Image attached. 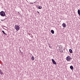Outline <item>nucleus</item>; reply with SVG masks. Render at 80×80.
Instances as JSON below:
<instances>
[{
  "mask_svg": "<svg viewBox=\"0 0 80 80\" xmlns=\"http://www.w3.org/2000/svg\"><path fill=\"white\" fill-rule=\"evenodd\" d=\"M15 28L16 30H17V31H18V30H20V28L19 26H18V25H16L15 26Z\"/></svg>",
  "mask_w": 80,
  "mask_h": 80,
  "instance_id": "7ed1b4c3",
  "label": "nucleus"
},
{
  "mask_svg": "<svg viewBox=\"0 0 80 80\" xmlns=\"http://www.w3.org/2000/svg\"><path fill=\"white\" fill-rule=\"evenodd\" d=\"M62 25L63 27H64V28H66V27H67V25H66V24L65 23H63L62 24Z\"/></svg>",
  "mask_w": 80,
  "mask_h": 80,
  "instance_id": "39448f33",
  "label": "nucleus"
},
{
  "mask_svg": "<svg viewBox=\"0 0 80 80\" xmlns=\"http://www.w3.org/2000/svg\"><path fill=\"white\" fill-rule=\"evenodd\" d=\"M69 52L70 53H72L73 51H72V50L71 49H70L69 50Z\"/></svg>",
  "mask_w": 80,
  "mask_h": 80,
  "instance_id": "0eeeda50",
  "label": "nucleus"
},
{
  "mask_svg": "<svg viewBox=\"0 0 80 80\" xmlns=\"http://www.w3.org/2000/svg\"><path fill=\"white\" fill-rule=\"evenodd\" d=\"M0 15L1 17H5V16H6V14L4 11H2L0 12Z\"/></svg>",
  "mask_w": 80,
  "mask_h": 80,
  "instance_id": "f257e3e1",
  "label": "nucleus"
},
{
  "mask_svg": "<svg viewBox=\"0 0 80 80\" xmlns=\"http://www.w3.org/2000/svg\"><path fill=\"white\" fill-rule=\"evenodd\" d=\"M70 68L72 70H73V67L72 66H70Z\"/></svg>",
  "mask_w": 80,
  "mask_h": 80,
  "instance_id": "423d86ee",
  "label": "nucleus"
},
{
  "mask_svg": "<svg viewBox=\"0 0 80 80\" xmlns=\"http://www.w3.org/2000/svg\"><path fill=\"white\" fill-rule=\"evenodd\" d=\"M52 62L53 64H54V65H57V63L55 61V60H54V59H52Z\"/></svg>",
  "mask_w": 80,
  "mask_h": 80,
  "instance_id": "20e7f679",
  "label": "nucleus"
},
{
  "mask_svg": "<svg viewBox=\"0 0 80 80\" xmlns=\"http://www.w3.org/2000/svg\"><path fill=\"white\" fill-rule=\"evenodd\" d=\"M20 52H21V54H23V52H21V51H20Z\"/></svg>",
  "mask_w": 80,
  "mask_h": 80,
  "instance_id": "2eb2a0df",
  "label": "nucleus"
},
{
  "mask_svg": "<svg viewBox=\"0 0 80 80\" xmlns=\"http://www.w3.org/2000/svg\"><path fill=\"white\" fill-rule=\"evenodd\" d=\"M37 0H36V1H35L34 3H35V2H37Z\"/></svg>",
  "mask_w": 80,
  "mask_h": 80,
  "instance_id": "a211bd4d",
  "label": "nucleus"
},
{
  "mask_svg": "<svg viewBox=\"0 0 80 80\" xmlns=\"http://www.w3.org/2000/svg\"><path fill=\"white\" fill-rule=\"evenodd\" d=\"M2 33H3V34H4V35H7V34H6V33H5V32H4V31H2Z\"/></svg>",
  "mask_w": 80,
  "mask_h": 80,
  "instance_id": "9d476101",
  "label": "nucleus"
},
{
  "mask_svg": "<svg viewBox=\"0 0 80 80\" xmlns=\"http://www.w3.org/2000/svg\"><path fill=\"white\" fill-rule=\"evenodd\" d=\"M38 8L39 9H42V7L41 6H38Z\"/></svg>",
  "mask_w": 80,
  "mask_h": 80,
  "instance_id": "9b49d317",
  "label": "nucleus"
},
{
  "mask_svg": "<svg viewBox=\"0 0 80 80\" xmlns=\"http://www.w3.org/2000/svg\"><path fill=\"white\" fill-rule=\"evenodd\" d=\"M72 58H71V57H70V56H68L66 58V60L68 62H70V61L71 60H72Z\"/></svg>",
  "mask_w": 80,
  "mask_h": 80,
  "instance_id": "f03ea898",
  "label": "nucleus"
},
{
  "mask_svg": "<svg viewBox=\"0 0 80 80\" xmlns=\"http://www.w3.org/2000/svg\"><path fill=\"white\" fill-rule=\"evenodd\" d=\"M3 73V72H2V70H0V74H1V75H2Z\"/></svg>",
  "mask_w": 80,
  "mask_h": 80,
  "instance_id": "f8f14e48",
  "label": "nucleus"
},
{
  "mask_svg": "<svg viewBox=\"0 0 80 80\" xmlns=\"http://www.w3.org/2000/svg\"><path fill=\"white\" fill-rule=\"evenodd\" d=\"M4 20H5V19H4Z\"/></svg>",
  "mask_w": 80,
  "mask_h": 80,
  "instance_id": "412c9836",
  "label": "nucleus"
},
{
  "mask_svg": "<svg viewBox=\"0 0 80 80\" xmlns=\"http://www.w3.org/2000/svg\"><path fill=\"white\" fill-rule=\"evenodd\" d=\"M32 60H35V58H34V57L33 56L31 58Z\"/></svg>",
  "mask_w": 80,
  "mask_h": 80,
  "instance_id": "1a4fd4ad",
  "label": "nucleus"
},
{
  "mask_svg": "<svg viewBox=\"0 0 80 80\" xmlns=\"http://www.w3.org/2000/svg\"><path fill=\"white\" fill-rule=\"evenodd\" d=\"M1 70V69H0V70Z\"/></svg>",
  "mask_w": 80,
  "mask_h": 80,
  "instance_id": "4be33fe9",
  "label": "nucleus"
},
{
  "mask_svg": "<svg viewBox=\"0 0 80 80\" xmlns=\"http://www.w3.org/2000/svg\"><path fill=\"white\" fill-rule=\"evenodd\" d=\"M63 52V51H62V52Z\"/></svg>",
  "mask_w": 80,
  "mask_h": 80,
  "instance_id": "aec40b11",
  "label": "nucleus"
},
{
  "mask_svg": "<svg viewBox=\"0 0 80 80\" xmlns=\"http://www.w3.org/2000/svg\"><path fill=\"white\" fill-rule=\"evenodd\" d=\"M26 0V1H27V2H28V1H27V0Z\"/></svg>",
  "mask_w": 80,
  "mask_h": 80,
  "instance_id": "6ab92c4d",
  "label": "nucleus"
},
{
  "mask_svg": "<svg viewBox=\"0 0 80 80\" xmlns=\"http://www.w3.org/2000/svg\"><path fill=\"white\" fill-rule=\"evenodd\" d=\"M51 32L52 34H54V31H53V30H51Z\"/></svg>",
  "mask_w": 80,
  "mask_h": 80,
  "instance_id": "ddd939ff",
  "label": "nucleus"
},
{
  "mask_svg": "<svg viewBox=\"0 0 80 80\" xmlns=\"http://www.w3.org/2000/svg\"><path fill=\"white\" fill-rule=\"evenodd\" d=\"M37 8H38V6H37Z\"/></svg>",
  "mask_w": 80,
  "mask_h": 80,
  "instance_id": "f3484780",
  "label": "nucleus"
},
{
  "mask_svg": "<svg viewBox=\"0 0 80 80\" xmlns=\"http://www.w3.org/2000/svg\"><path fill=\"white\" fill-rule=\"evenodd\" d=\"M1 21H3V19H1Z\"/></svg>",
  "mask_w": 80,
  "mask_h": 80,
  "instance_id": "dca6fc26",
  "label": "nucleus"
},
{
  "mask_svg": "<svg viewBox=\"0 0 80 80\" xmlns=\"http://www.w3.org/2000/svg\"><path fill=\"white\" fill-rule=\"evenodd\" d=\"M78 14L79 15H80V10L78 9Z\"/></svg>",
  "mask_w": 80,
  "mask_h": 80,
  "instance_id": "6e6552de",
  "label": "nucleus"
},
{
  "mask_svg": "<svg viewBox=\"0 0 80 80\" xmlns=\"http://www.w3.org/2000/svg\"><path fill=\"white\" fill-rule=\"evenodd\" d=\"M38 13H40V12L38 11H37Z\"/></svg>",
  "mask_w": 80,
  "mask_h": 80,
  "instance_id": "4468645a",
  "label": "nucleus"
}]
</instances>
